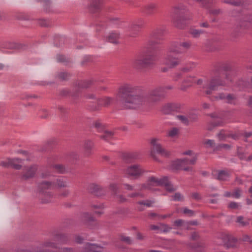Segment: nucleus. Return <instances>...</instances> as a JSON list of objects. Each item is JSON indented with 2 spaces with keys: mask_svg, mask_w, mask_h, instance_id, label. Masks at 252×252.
Masks as SVG:
<instances>
[{
  "mask_svg": "<svg viewBox=\"0 0 252 252\" xmlns=\"http://www.w3.org/2000/svg\"><path fill=\"white\" fill-rule=\"evenodd\" d=\"M163 88L158 87L150 90L145 95L139 87L124 83L119 87L117 94L118 102L122 109H135L147 102L150 105L157 104L165 97Z\"/></svg>",
  "mask_w": 252,
  "mask_h": 252,
  "instance_id": "f257e3e1",
  "label": "nucleus"
},
{
  "mask_svg": "<svg viewBox=\"0 0 252 252\" xmlns=\"http://www.w3.org/2000/svg\"><path fill=\"white\" fill-rule=\"evenodd\" d=\"M154 44L153 41L147 43L143 50L133 60L132 65L134 68L143 69L155 63L157 51L155 50Z\"/></svg>",
  "mask_w": 252,
  "mask_h": 252,
  "instance_id": "f03ea898",
  "label": "nucleus"
},
{
  "mask_svg": "<svg viewBox=\"0 0 252 252\" xmlns=\"http://www.w3.org/2000/svg\"><path fill=\"white\" fill-rule=\"evenodd\" d=\"M188 9L183 4H179L173 9L172 21L174 26L179 29H184L188 20Z\"/></svg>",
  "mask_w": 252,
  "mask_h": 252,
  "instance_id": "7ed1b4c3",
  "label": "nucleus"
},
{
  "mask_svg": "<svg viewBox=\"0 0 252 252\" xmlns=\"http://www.w3.org/2000/svg\"><path fill=\"white\" fill-rule=\"evenodd\" d=\"M55 182L53 181H43L38 184L39 197L42 203H48L52 201L53 198V193L49 191L54 189Z\"/></svg>",
  "mask_w": 252,
  "mask_h": 252,
  "instance_id": "20e7f679",
  "label": "nucleus"
},
{
  "mask_svg": "<svg viewBox=\"0 0 252 252\" xmlns=\"http://www.w3.org/2000/svg\"><path fill=\"white\" fill-rule=\"evenodd\" d=\"M160 186H164L166 190L169 192H173L176 189L168 181L167 177L158 179L154 176L149 177L146 183L142 184L141 189L152 190V187Z\"/></svg>",
  "mask_w": 252,
  "mask_h": 252,
  "instance_id": "39448f33",
  "label": "nucleus"
},
{
  "mask_svg": "<svg viewBox=\"0 0 252 252\" xmlns=\"http://www.w3.org/2000/svg\"><path fill=\"white\" fill-rule=\"evenodd\" d=\"M224 82L220 76H215L210 80H207L203 85L202 89L206 94H212L213 91H217L219 86H224Z\"/></svg>",
  "mask_w": 252,
  "mask_h": 252,
  "instance_id": "423d86ee",
  "label": "nucleus"
},
{
  "mask_svg": "<svg viewBox=\"0 0 252 252\" xmlns=\"http://www.w3.org/2000/svg\"><path fill=\"white\" fill-rule=\"evenodd\" d=\"M150 144L151 146L150 155L155 160H158L156 153L164 157L169 156V153L159 143L158 139L156 138H152L151 140Z\"/></svg>",
  "mask_w": 252,
  "mask_h": 252,
  "instance_id": "0eeeda50",
  "label": "nucleus"
},
{
  "mask_svg": "<svg viewBox=\"0 0 252 252\" xmlns=\"http://www.w3.org/2000/svg\"><path fill=\"white\" fill-rule=\"evenodd\" d=\"M165 33V30L164 27L157 28L152 32L150 34V39L147 43H149L151 41L154 42L153 46L155 50L157 51L158 49V45L161 43Z\"/></svg>",
  "mask_w": 252,
  "mask_h": 252,
  "instance_id": "6e6552de",
  "label": "nucleus"
},
{
  "mask_svg": "<svg viewBox=\"0 0 252 252\" xmlns=\"http://www.w3.org/2000/svg\"><path fill=\"white\" fill-rule=\"evenodd\" d=\"M191 46L192 43L190 41L181 42L179 45L175 43H172L169 47V52L175 54H185L191 48Z\"/></svg>",
  "mask_w": 252,
  "mask_h": 252,
  "instance_id": "1a4fd4ad",
  "label": "nucleus"
},
{
  "mask_svg": "<svg viewBox=\"0 0 252 252\" xmlns=\"http://www.w3.org/2000/svg\"><path fill=\"white\" fill-rule=\"evenodd\" d=\"M124 172L127 177L138 179L143 175L145 170L140 165L133 164L127 166Z\"/></svg>",
  "mask_w": 252,
  "mask_h": 252,
  "instance_id": "9d476101",
  "label": "nucleus"
},
{
  "mask_svg": "<svg viewBox=\"0 0 252 252\" xmlns=\"http://www.w3.org/2000/svg\"><path fill=\"white\" fill-rule=\"evenodd\" d=\"M94 83V79L77 81L74 84L71 96L75 98L79 97L80 89L88 88L93 85Z\"/></svg>",
  "mask_w": 252,
  "mask_h": 252,
  "instance_id": "9b49d317",
  "label": "nucleus"
},
{
  "mask_svg": "<svg viewBox=\"0 0 252 252\" xmlns=\"http://www.w3.org/2000/svg\"><path fill=\"white\" fill-rule=\"evenodd\" d=\"M218 239H220L224 246L227 249L238 248V240L232 235L221 233L218 236Z\"/></svg>",
  "mask_w": 252,
  "mask_h": 252,
  "instance_id": "f8f14e48",
  "label": "nucleus"
},
{
  "mask_svg": "<svg viewBox=\"0 0 252 252\" xmlns=\"http://www.w3.org/2000/svg\"><path fill=\"white\" fill-rule=\"evenodd\" d=\"M113 100V98L108 96L99 98L97 99V104L93 103L89 105V109L91 111L99 110L102 106L108 107L109 106Z\"/></svg>",
  "mask_w": 252,
  "mask_h": 252,
  "instance_id": "ddd939ff",
  "label": "nucleus"
},
{
  "mask_svg": "<svg viewBox=\"0 0 252 252\" xmlns=\"http://www.w3.org/2000/svg\"><path fill=\"white\" fill-rule=\"evenodd\" d=\"M188 161L185 160V158L183 159H178L174 161L171 164V168L173 170H183L186 171H192L193 168L187 166Z\"/></svg>",
  "mask_w": 252,
  "mask_h": 252,
  "instance_id": "4468645a",
  "label": "nucleus"
},
{
  "mask_svg": "<svg viewBox=\"0 0 252 252\" xmlns=\"http://www.w3.org/2000/svg\"><path fill=\"white\" fill-rule=\"evenodd\" d=\"M158 5L155 3H149L144 5L141 9V12L147 16H153L156 13Z\"/></svg>",
  "mask_w": 252,
  "mask_h": 252,
  "instance_id": "2eb2a0df",
  "label": "nucleus"
},
{
  "mask_svg": "<svg viewBox=\"0 0 252 252\" xmlns=\"http://www.w3.org/2000/svg\"><path fill=\"white\" fill-rule=\"evenodd\" d=\"M37 167L36 165H33L31 166L26 167L21 175V179L24 180H28L34 177Z\"/></svg>",
  "mask_w": 252,
  "mask_h": 252,
  "instance_id": "dca6fc26",
  "label": "nucleus"
},
{
  "mask_svg": "<svg viewBox=\"0 0 252 252\" xmlns=\"http://www.w3.org/2000/svg\"><path fill=\"white\" fill-rule=\"evenodd\" d=\"M88 191L97 196H100L106 194V189L101 186L95 184H90L88 187Z\"/></svg>",
  "mask_w": 252,
  "mask_h": 252,
  "instance_id": "f3484780",
  "label": "nucleus"
},
{
  "mask_svg": "<svg viewBox=\"0 0 252 252\" xmlns=\"http://www.w3.org/2000/svg\"><path fill=\"white\" fill-rule=\"evenodd\" d=\"M169 52V48H168V54L165 58L166 64L168 65L170 67H175L181 63V60L180 58L174 57L173 54Z\"/></svg>",
  "mask_w": 252,
  "mask_h": 252,
  "instance_id": "a211bd4d",
  "label": "nucleus"
},
{
  "mask_svg": "<svg viewBox=\"0 0 252 252\" xmlns=\"http://www.w3.org/2000/svg\"><path fill=\"white\" fill-rule=\"evenodd\" d=\"M53 236L60 244H67L70 240L69 235L67 234L54 231Z\"/></svg>",
  "mask_w": 252,
  "mask_h": 252,
  "instance_id": "6ab92c4d",
  "label": "nucleus"
},
{
  "mask_svg": "<svg viewBox=\"0 0 252 252\" xmlns=\"http://www.w3.org/2000/svg\"><path fill=\"white\" fill-rule=\"evenodd\" d=\"M179 107L175 103H167L165 104L162 108V112L164 114H170L172 112L177 111Z\"/></svg>",
  "mask_w": 252,
  "mask_h": 252,
  "instance_id": "aec40b11",
  "label": "nucleus"
},
{
  "mask_svg": "<svg viewBox=\"0 0 252 252\" xmlns=\"http://www.w3.org/2000/svg\"><path fill=\"white\" fill-rule=\"evenodd\" d=\"M230 173L225 170H219L217 175H214V178L220 181H225L229 178Z\"/></svg>",
  "mask_w": 252,
  "mask_h": 252,
  "instance_id": "412c9836",
  "label": "nucleus"
},
{
  "mask_svg": "<svg viewBox=\"0 0 252 252\" xmlns=\"http://www.w3.org/2000/svg\"><path fill=\"white\" fill-rule=\"evenodd\" d=\"M103 248L100 246L87 243L84 249V252H102Z\"/></svg>",
  "mask_w": 252,
  "mask_h": 252,
  "instance_id": "4be33fe9",
  "label": "nucleus"
},
{
  "mask_svg": "<svg viewBox=\"0 0 252 252\" xmlns=\"http://www.w3.org/2000/svg\"><path fill=\"white\" fill-rule=\"evenodd\" d=\"M102 3V0H92L89 6L91 12L95 13L99 11Z\"/></svg>",
  "mask_w": 252,
  "mask_h": 252,
  "instance_id": "5701e85b",
  "label": "nucleus"
},
{
  "mask_svg": "<svg viewBox=\"0 0 252 252\" xmlns=\"http://www.w3.org/2000/svg\"><path fill=\"white\" fill-rule=\"evenodd\" d=\"M94 146L93 142L90 140H85L84 143V155L85 157H89L92 154Z\"/></svg>",
  "mask_w": 252,
  "mask_h": 252,
  "instance_id": "b1692460",
  "label": "nucleus"
},
{
  "mask_svg": "<svg viewBox=\"0 0 252 252\" xmlns=\"http://www.w3.org/2000/svg\"><path fill=\"white\" fill-rule=\"evenodd\" d=\"M138 158V155L136 153H127L123 154L122 158L126 163H131Z\"/></svg>",
  "mask_w": 252,
  "mask_h": 252,
  "instance_id": "393cba45",
  "label": "nucleus"
},
{
  "mask_svg": "<svg viewBox=\"0 0 252 252\" xmlns=\"http://www.w3.org/2000/svg\"><path fill=\"white\" fill-rule=\"evenodd\" d=\"M154 201H152L150 200H146L142 201H139L137 202V204L139 205L137 207V209L139 211H143L144 210V208L142 205L146 206V207H151L153 203H154Z\"/></svg>",
  "mask_w": 252,
  "mask_h": 252,
  "instance_id": "a878e982",
  "label": "nucleus"
},
{
  "mask_svg": "<svg viewBox=\"0 0 252 252\" xmlns=\"http://www.w3.org/2000/svg\"><path fill=\"white\" fill-rule=\"evenodd\" d=\"M120 35L116 32H112L106 37V40L113 44H118Z\"/></svg>",
  "mask_w": 252,
  "mask_h": 252,
  "instance_id": "bb28decb",
  "label": "nucleus"
},
{
  "mask_svg": "<svg viewBox=\"0 0 252 252\" xmlns=\"http://www.w3.org/2000/svg\"><path fill=\"white\" fill-rule=\"evenodd\" d=\"M37 2L43 3L44 4V10L46 12H52L53 11V6L51 0H36Z\"/></svg>",
  "mask_w": 252,
  "mask_h": 252,
  "instance_id": "cd10ccee",
  "label": "nucleus"
},
{
  "mask_svg": "<svg viewBox=\"0 0 252 252\" xmlns=\"http://www.w3.org/2000/svg\"><path fill=\"white\" fill-rule=\"evenodd\" d=\"M197 63L195 62H189L186 65L181 68V71L183 72L187 73L192 71L196 66Z\"/></svg>",
  "mask_w": 252,
  "mask_h": 252,
  "instance_id": "c85d7f7f",
  "label": "nucleus"
},
{
  "mask_svg": "<svg viewBox=\"0 0 252 252\" xmlns=\"http://www.w3.org/2000/svg\"><path fill=\"white\" fill-rule=\"evenodd\" d=\"M141 29L138 25L132 23L130 27V36L132 37L135 36Z\"/></svg>",
  "mask_w": 252,
  "mask_h": 252,
  "instance_id": "c756f323",
  "label": "nucleus"
},
{
  "mask_svg": "<svg viewBox=\"0 0 252 252\" xmlns=\"http://www.w3.org/2000/svg\"><path fill=\"white\" fill-rule=\"evenodd\" d=\"M42 248L48 247L57 250L59 248L57 243L52 242L50 240H47L44 241L42 244Z\"/></svg>",
  "mask_w": 252,
  "mask_h": 252,
  "instance_id": "7c9ffc66",
  "label": "nucleus"
},
{
  "mask_svg": "<svg viewBox=\"0 0 252 252\" xmlns=\"http://www.w3.org/2000/svg\"><path fill=\"white\" fill-rule=\"evenodd\" d=\"M205 33V32L204 30L195 29H190L189 31V33L193 38H198L201 34H204Z\"/></svg>",
  "mask_w": 252,
  "mask_h": 252,
  "instance_id": "2f4dec72",
  "label": "nucleus"
},
{
  "mask_svg": "<svg viewBox=\"0 0 252 252\" xmlns=\"http://www.w3.org/2000/svg\"><path fill=\"white\" fill-rule=\"evenodd\" d=\"M82 219L85 222H92L95 220V218L89 213H84L82 215Z\"/></svg>",
  "mask_w": 252,
  "mask_h": 252,
  "instance_id": "473e14b6",
  "label": "nucleus"
},
{
  "mask_svg": "<svg viewBox=\"0 0 252 252\" xmlns=\"http://www.w3.org/2000/svg\"><path fill=\"white\" fill-rule=\"evenodd\" d=\"M53 182H55V186H57L59 188H66L68 187L66 182L61 178H58L53 181Z\"/></svg>",
  "mask_w": 252,
  "mask_h": 252,
  "instance_id": "72a5a7b5",
  "label": "nucleus"
},
{
  "mask_svg": "<svg viewBox=\"0 0 252 252\" xmlns=\"http://www.w3.org/2000/svg\"><path fill=\"white\" fill-rule=\"evenodd\" d=\"M225 102L230 104H235V101L237 100V96L233 94H227L225 96Z\"/></svg>",
  "mask_w": 252,
  "mask_h": 252,
  "instance_id": "f704fd0d",
  "label": "nucleus"
},
{
  "mask_svg": "<svg viewBox=\"0 0 252 252\" xmlns=\"http://www.w3.org/2000/svg\"><path fill=\"white\" fill-rule=\"evenodd\" d=\"M113 135V133L110 131L105 130L104 133L100 135V138L105 141L110 139Z\"/></svg>",
  "mask_w": 252,
  "mask_h": 252,
  "instance_id": "c9c22d12",
  "label": "nucleus"
},
{
  "mask_svg": "<svg viewBox=\"0 0 252 252\" xmlns=\"http://www.w3.org/2000/svg\"><path fill=\"white\" fill-rule=\"evenodd\" d=\"M251 220L247 219H244L242 216H239L237 218V222L240 223L242 226H247L249 224Z\"/></svg>",
  "mask_w": 252,
  "mask_h": 252,
  "instance_id": "e433bc0d",
  "label": "nucleus"
},
{
  "mask_svg": "<svg viewBox=\"0 0 252 252\" xmlns=\"http://www.w3.org/2000/svg\"><path fill=\"white\" fill-rule=\"evenodd\" d=\"M201 6L204 7H209L213 2L212 0H195Z\"/></svg>",
  "mask_w": 252,
  "mask_h": 252,
  "instance_id": "4c0bfd02",
  "label": "nucleus"
},
{
  "mask_svg": "<svg viewBox=\"0 0 252 252\" xmlns=\"http://www.w3.org/2000/svg\"><path fill=\"white\" fill-rule=\"evenodd\" d=\"M224 3H228L234 6H240L242 4L243 0H222Z\"/></svg>",
  "mask_w": 252,
  "mask_h": 252,
  "instance_id": "58836bf2",
  "label": "nucleus"
},
{
  "mask_svg": "<svg viewBox=\"0 0 252 252\" xmlns=\"http://www.w3.org/2000/svg\"><path fill=\"white\" fill-rule=\"evenodd\" d=\"M70 74L66 72H61L58 74V77L62 81H66L70 77Z\"/></svg>",
  "mask_w": 252,
  "mask_h": 252,
  "instance_id": "ea45409f",
  "label": "nucleus"
},
{
  "mask_svg": "<svg viewBox=\"0 0 252 252\" xmlns=\"http://www.w3.org/2000/svg\"><path fill=\"white\" fill-rule=\"evenodd\" d=\"M53 168L59 173H63L65 171V168L62 164H55L53 166Z\"/></svg>",
  "mask_w": 252,
  "mask_h": 252,
  "instance_id": "a19ab883",
  "label": "nucleus"
},
{
  "mask_svg": "<svg viewBox=\"0 0 252 252\" xmlns=\"http://www.w3.org/2000/svg\"><path fill=\"white\" fill-rule=\"evenodd\" d=\"M177 119L186 126L189 125V119L186 116L183 115H177Z\"/></svg>",
  "mask_w": 252,
  "mask_h": 252,
  "instance_id": "79ce46f5",
  "label": "nucleus"
},
{
  "mask_svg": "<svg viewBox=\"0 0 252 252\" xmlns=\"http://www.w3.org/2000/svg\"><path fill=\"white\" fill-rule=\"evenodd\" d=\"M58 252H75L74 248L70 247H60L58 248Z\"/></svg>",
  "mask_w": 252,
  "mask_h": 252,
  "instance_id": "37998d69",
  "label": "nucleus"
},
{
  "mask_svg": "<svg viewBox=\"0 0 252 252\" xmlns=\"http://www.w3.org/2000/svg\"><path fill=\"white\" fill-rule=\"evenodd\" d=\"M109 189L115 195H116L119 191V187L118 184L115 183L111 184L109 185Z\"/></svg>",
  "mask_w": 252,
  "mask_h": 252,
  "instance_id": "c03bdc74",
  "label": "nucleus"
},
{
  "mask_svg": "<svg viewBox=\"0 0 252 252\" xmlns=\"http://www.w3.org/2000/svg\"><path fill=\"white\" fill-rule=\"evenodd\" d=\"M228 133H225L224 129L221 130L218 134V137L220 141L224 140L227 137Z\"/></svg>",
  "mask_w": 252,
  "mask_h": 252,
  "instance_id": "a18cd8bd",
  "label": "nucleus"
},
{
  "mask_svg": "<svg viewBox=\"0 0 252 252\" xmlns=\"http://www.w3.org/2000/svg\"><path fill=\"white\" fill-rule=\"evenodd\" d=\"M228 208L230 209H239L241 205L236 202L231 201L228 204Z\"/></svg>",
  "mask_w": 252,
  "mask_h": 252,
  "instance_id": "49530a36",
  "label": "nucleus"
},
{
  "mask_svg": "<svg viewBox=\"0 0 252 252\" xmlns=\"http://www.w3.org/2000/svg\"><path fill=\"white\" fill-rule=\"evenodd\" d=\"M242 190L239 188H237L235 189L234 192L232 193V196L235 198H239L241 196Z\"/></svg>",
  "mask_w": 252,
  "mask_h": 252,
  "instance_id": "de8ad7c7",
  "label": "nucleus"
},
{
  "mask_svg": "<svg viewBox=\"0 0 252 252\" xmlns=\"http://www.w3.org/2000/svg\"><path fill=\"white\" fill-rule=\"evenodd\" d=\"M225 96L226 95L223 93H220L217 95L212 96L211 97V99L212 101H215L219 99H225Z\"/></svg>",
  "mask_w": 252,
  "mask_h": 252,
  "instance_id": "09e8293b",
  "label": "nucleus"
},
{
  "mask_svg": "<svg viewBox=\"0 0 252 252\" xmlns=\"http://www.w3.org/2000/svg\"><path fill=\"white\" fill-rule=\"evenodd\" d=\"M120 239L121 241H123L127 244L130 245L132 244V241L129 237L126 236L125 235H121Z\"/></svg>",
  "mask_w": 252,
  "mask_h": 252,
  "instance_id": "8fccbe9b",
  "label": "nucleus"
},
{
  "mask_svg": "<svg viewBox=\"0 0 252 252\" xmlns=\"http://www.w3.org/2000/svg\"><path fill=\"white\" fill-rule=\"evenodd\" d=\"M179 129L177 127H173L168 132V136L169 137H173L178 134Z\"/></svg>",
  "mask_w": 252,
  "mask_h": 252,
  "instance_id": "3c124183",
  "label": "nucleus"
},
{
  "mask_svg": "<svg viewBox=\"0 0 252 252\" xmlns=\"http://www.w3.org/2000/svg\"><path fill=\"white\" fill-rule=\"evenodd\" d=\"M237 85L240 88L243 89L248 87L249 83L246 80H240L238 81Z\"/></svg>",
  "mask_w": 252,
  "mask_h": 252,
  "instance_id": "603ef678",
  "label": "nucleus"
},
{
  "mask_svg": "<svg viewBox=\"0 0 252 252\" xmlns=\"http://www.w3.org/2000/svg\"><path fill=\"white\" fill-rule=\"evenodd\" d=\"M38 24L42 27H49L51 25L50 22L49 20L45 19H40L38 21Z\"/></svg>",
  "mask_w": 252,
  "mask_h": 252,
  "instance_id": "864d4df0",
  "label": "nucleus"
},
{
  "mask_svg": "<svg viewBox=\"0 0 252 252\" xmlns=\"http://www.w3.org/2000/svg\"><path fill=\"white\" fill-rule=\"evenodd\" d=\"M240 149H241L240 147H237V151L236 155L238 157V158H239L240 159H241V160L246 159V158L245 154L242 152H241L240 151Z\"/></svg>",
  "mask_w": 252,
  "mask_h": 252,
  "instance_id": "5fc2aeb1",
  "label": "nucleus"
},
{
  "mask_svg": "<svg viewBox=\"0 0 252 252\" xmlns=\"http://www.w3.org/2000/svg\"><path fill=\"white\" fill-rule=\"evenodd\" d=\"M72 92L71 93L70 91L67 89H63L59 92V95L61 96H66L70 94L71 95Z\"/></svg>",
  "mask_w": 252,
  "mask_h": 252,
  "instance_id": "6e6d98bb",
  "label": "nucleus"
},
{
  "mask_svg": "<svg viewBox=\"0 0 252 252\" xmlns=\"http://www.w3.org/2000/svg\"><path fill=\"white\" fill-rule=\"evenodd\" d=\"M57 59L58 62L60 63L69 62L68 59H67L64 56L62 55H58L57 56Z\"/></svg>",
  "mask_w": 252,
  "mask_h": 252,
  "instance_id": "4d7b16f0",
  "label": "nucleus"
},
{
  "mask_svg": "<svg viewBox=\"0 0 252 252\" xmlns=\"http://www.w3.org/2000/svg\"><path fill=\"white\" fill-rule=\"evenodd\" d=\"M9 166H13L16 162H21L22 159L18 158H8Z\"/></svg>",
  "mask_w": 252,
  "mask_h": 252,
  "instance_id": "13d9d810",
  "label": "nucleus"
},
{
  "mask_svg": "<svg viewBox=\"0 0 252 252\" xmlns=\"http://www.w3.org/2000/svg\"><path fill=\"white\" fill-rule=\"evenodd\" d=\"M197 156H195L192 158L191 159H189L188 158H185V160L188 161L187 163V166H188V165H194L195 164L196 160H197Z\"/></svg>",
  "mask_w": 252,
  "mask_h": 252,
  "instance_id": "bf43d9fd",
  "label": "nucleus"
},
{
  "mask_svg": "<svg viewBox=\"0 0 252 252\" xmlns=\"http://www.w3.org/2000/svg\"><path fill=\"white\" fill-rule=\"evenodd\" d=\"M161 227H160V230L163 232H167L171 229V227L165 224H161Z\"/></svg>",
  "mask_w": 252,
  "mask_h": 252,
  "instance_id": "052dcab7",
  "label": "nucleus"
},
{
  "mask_svg": "<svg viewBox=\"0 0 252 252\" xmlns=\"http://www.w3.org/2000/svg\"><path fill=\"white\" fill-rule=\"evenodd\" d=\"M85 97L87 99H93V100H94V101H92L91 102L92 103L90 104H97V98L95 97V96L94 94H86L85 96Z\"/></svg>",
  "mask_w": 252,
  "mask_h": 252,
  "instance_id": "680f3d73",
  "label": "nucleus"
},
{
  "mask_svg": "<svg viewBox=\"0 0 252 252\" xmlns=\"http://www.w3.org/2000/svg\"><path fill=\"white\" fill-rule=\"evenodd\" d=\"M53 143V140H49L48 141L42 148H41L39 150L40 151L43 152L45 151L48 149V147L51 145Z\"/></svg>",
  "mask_w": 252,
  "mask_h": 252,
  "instance_id": "e2e57ef3",
  "label": "nucleus"
},
{
  "mask_svg": "<svg viewBox=\"0 0 252 252\" xmlns=\"http://www.w3.org/2000/svg\"><path fill=\"white\" fill-rule=\"evenodd\" d=\"M195 76H189L187 77L183 81V83H192L193 82Z\"/></svg>",
  "mask_w": 252,
  "mask_h": 252,
  "instance_id": "0e129e2a",
  "label": "nucleus"
},
{
  "mask_svg": "<svg viewBox=\"0 0 252 252\" xmlns=\"http://www.w3.org/2000/svg\"><path fill=\"white\" fill-rule=\"evenodd\" d=\"M230 148H231V146L230 145L226 144H220V145H218L217 146H216V147L215 148V150H220L221 148H225V149H230Z\"/></svg>",
  "mask_w": 252,
  "mask_h": 252,
  "instance_id": "69168bd1",
  "label": "nucleus"
},
{
  "mask_svg": "<svg viewBox=\"0 0 252 252\" xmlns=\"http://www.w3.org/2000/svg\"><path fill=\"white\" fill-rule=\"evenodd\" d=\"M183 213L185 214L189 215V216H192L194 214V212L193 211L189 210L187 208H185L183 209Z\"/></svg>",
  "mask_w": 252,
  "mask_h": 252,
  "instance_id": "338daca9",
  "label": "nucleus"
},
{
  "mask_svg": "<svg viewBox=\"0 0 252 252\" xmlns=\"http://www.w3.org/2000/svg\"><path fill=\"white\" fill-rule=\"evenodd\" d=\"M94 126L97 128L98 130L101 131L103 129L102 125L99 121H96L94 123Z\"/></svg>",
  "mask_w": 252,
  "mask_h": 252,
  "instance_id": "774afa93",
  "label": "nucleus"
}]
</instances>
